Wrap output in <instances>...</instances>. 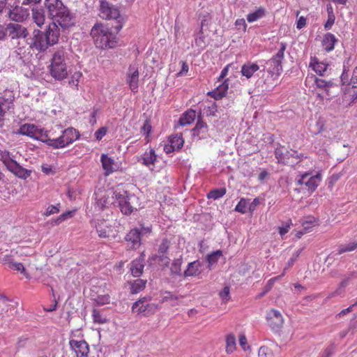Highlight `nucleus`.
<instances>
[{"label": "nucleus", "instance_id": "obj_56", "mask_svg": "<svg viewBox=\"0 0 357 357\" xmlns=\"http://www.w3.org/2000/svg\"><path fill=\"white\" fill-rule=\"evenodd\" d=\"M204 26L203 22H202L201 24V30L199 33V36L195 38V44L197 46L200 47H204L206 46V43L204 41L205 37L204 36L203 31H202V27Z\"/></svg>", "mask_w": 357, "mask_h": 357}, {"label": "nucleus", "instance_id": "obj_47", "mask_svg": "<svg viewBox=\"0 0 357 357\" xmlns=\"http://www.w3.org/2000/svg\"><path fill=\"white\" fill-rule=\"evenodd\" d=\"M226 188H225L213 189L208 192L207 197L214 200L218 199L222 197L226 194Z\"/></svg>", "mask_w": 357, "mask_h": 357}, {"label": "nucleus", "instance_id": "obj_46", "mask_svg": "<svg viewBox=\"0 0 357 357\" xmlns=\"http://www.w3.org/2000/svg\"><path fill=\"white\" fill-rule=\"evenodd\" d=\"M249 201H250L249 199L241 198L234 211L242 214L246 213L248 211Z\"/></svg>", "mask_w": 357, "mask_h": 357}, {"label": "nucleus", "instance_id": "obj_60", "mask_svg": "<svg viewBox=\"0 0 357 357\" xmlns=\"http://www.w3.org/2000/svg\"><path fill=\"white\" fill-rule=\"evenodd\" d=\"M261 200V199L260 198L256 197L252 200V202H250V201H249L248 212L252 213L257 209V207L260 204Z\"/></svg>", "mask_w": 357, "mask_h": 357}, {"label": "nucleus", "instance_id": "obj_61", "mask_svg": "<svg viewBox=\"0 0 357 357\" xmlns=\"http://www.w3.org/2000/svg\"><path fill=\"white\" fill-rule=\"evenodd\" d=\"M107 128L105 126H102L98 130H97L95 133V137L96 139L98 141H100L107 134Z\"/></svg>", "mask_w": 357, "mask_h": 357}, {"label": "nucleus", "instance_id": "obj_35", "mask_svg": "<svg viewBox=\"0 0 357 357\" xmlns=\"http://www.w3.org/2000/svg\"><path fill=\"white\" fill-rule=\"evenodd\" d=\"M31 11L33 22L38 25V26L41 27L44 24L45 20L43 9L36 6L32 8Z\"/></svg>", "mask_w": 357, "mask_h": 357}, {"label": "nucleus", "instance_id": "obj_19", "mask_svg": "<svg viewBox=\"0 0 357 357\" xmlns=\"http://www.w3.org/2000/svg\"><path fill=\"white\" fill-rule=\"evenodd\" d=\"M169 143L164 146V151L169 154L174 151L180 150L184 144L181 133H177L169 137Z\"/></svg>", "mask_w": 357, "mask_h": 357}, {"label": "nucleus", "instance_id": "obj_30", "mask_svg": "<svg viewBox=\"0 0 357 357\" xmlns=\"http://www.w3.org/2000/svg\"><path fill=\"white\" fill-rule=\"evenodd\" d=\"M144 259L142 257L135 259L130 263V270L134 277H139L144 270Z\"/></svg>", "mask_w": 357, "mask_h": 357}, {"label": "nucleus", "instance_id": "obj_42", "mask_svg": "<svg viewBox=\"0 0 357 357\" xmlns=\"http://www.w3.org/2000/svg\"><path fill=\"white\" fill-rule=\"evenodd\" d=\"M146 280H142V279H137V280H135L132 282H131L130 285V291L132 294H137L139 292H140L141 291H142L145 287H146Z\"/></svg>", "mask_w": 357, "mask_h": 357}, {"label": "nucleus", "instance_id": "obj_25", "mask_svg": "<svg viewBox=\"0 0 357 357\" xmlns=\"http://www.w3.org/2000/svg\"><path fill=\"white\" fill-rule=\"evenodd\" d=\"M100 162L106 176L112 174L118 169L117 165L114 158L108 156L107 154L103 153L101 155Z\"/></svg>", "mask_w": 357, "mask_h": 357}, {"label": "nucleus", "instance_id": "obj_12", "mask_svg": "<svg viewBox=\"0 0 357 357\" xmlns=\"http://www.w3.org/2000/svg\"><path fill=\"white\" fill-rule=\"evenodd\" d=\"M229 65L226 66L222 70L218 78L216 83H218L215 90L208 92V95L215 100H220L224 97L228 91L229 83L228 79H224L229 72Z\"/></svg>", "mask_w": 357, "mask_h": 357}, {"label": "nucleus", "instance_id": "obj_9", "mask_svg": "<svg viewBox=\"0 0 357 357\" xmlns=\"http://www.w3.org/2000/svg\"><path fill=\"white\" fill-rule=\"evenodd\" d=\"M14 158V155L7 150L0 151V160L8 171L22 179L29 177L31 171L22 167Z\"/></svg>", "mask_w": 357, "mask_h": 357}, {"label": "nucleus", "instance_id": "obj_4", "mask_svg": "<svg viewBox=\"0 0 357 357\" xmlns=\"http://www.w3.org/2000/svg\"><path fill=\"white\" fill-rule=\"evenodd\" d=\"M49 70L51 76L56 80L61 81L67 77L68 71L64 50H59L53 54Z\"/></svg>", "mask_w": 357, "mask_h": 357}, {"label": "nucleus", "instance_id": "obj_33", "mask_svg": "<svg viewBox=\"0 0 357 357\" xmlns=\"http://www.w3.org/2000/svg\"><path fill=\"white\" fill-rule=\"evenodd\" d=\"M208 132V127L206 123L199 120L195 127L192 130V135L197 139L205 138Z\"/></svg>", "mask_w": 357, "mask_h": 357}, {"label": "nucleus", "instance_id": "obj_20", "mask_svg": "<svg viewBox=\"0 0 357 357\" xmlns=\"http://www.w3.org/2000/svg\"><path fill=\"white\" fill-rule=\"evenodd\" d=\"M15 95L12 91H6L3 96H0V114H6L14 109Z\"/></svg>", "mask_w": 357, "mask_h": 357}, {"label": "nucleus", "instance_id": "obj_54", "mask_svg": "<svg viewBox=\"0 0 357 357\" xmlns=\"http://www.w3.org/2000/svg\"><path fill=\"white\" fill-rule=\"evenodd\" d=\"M152 130V126L150 123L149 120H146L144 122L143 126L142 127V132L146 136V142H149V135Z\"/></svg>", "mask_w": 357, "mask_h": 357}, {"label": "nucleus", "instance_id": "obj_48", "mask_svg": "<svg viewBox=\"0 0 357 357\" xmlns=\"http://www.w3.org/2000/svg\"><path fill=\"white\" fill-rule=\"evenodd\" d=\"M312 69L319 75H323L327 70L328 65L323 63L315 61L314 63H310V65Z\"/></svg>", "mask_w": 357, "mask_h": 357}, {"label": "nucleus", "instance_id": "obj_58", "mask_svg": "<svg viewBox=\"0 0 357 357\" xmlns=\"http://www.w3.org/2000/svg\"><path fill=\"white\" fill-rule=\"evenodd\" d=\"M259 357H273L272 351L267 347H261L258 351Z\"/></svg>", "mask_w": 357, "mask_h": 357}, {"label": "nucleus", "instance_id": "obj_1", "mask_svg": "<svg viewBox=\"0 0 357 357\" xmlns=\"http://www.w3.org/2000/svg\"><path fill=\"white\" fill-rule=\"evenodd\" d=\"M286 48V43H280V49L270 59L259 61L260 66L262 68L259 71L261 73L260 79L266 86V90H269L275 84V81L282 73V63L284 58Z\"/></svg>", "mask_w": 357, "mask_h": 357}, {"label": "nucleus", "instance_id": "obj_38", "mask_svg": "<svg viewBox=\"0 0 357 357\" xmlns=\"http://www.w3.org/2000/svg\"><path fill=\"white\" fill-rule=\"evenodd\" d=\"M96 195V203L95 208L98 211L104 210L109 204V196L104 193L102 195L95 194Z\"/></svg>", "mask_w": 357, "mask_h": 357}, {"label": "nucleus", "instance_id": "obj_41", "mask_svg": "<svg viewBox=\"0 0 357 357\" xmlns=\"http://www.w3.org/2000/svg\"><path fill=\"white\" fill-rule=\"evenodd\" d=\"M75 211H76V209H74V210H71V211H67L63 213L59 216H58L56 218L52 220L51 222V224L52 225H60L65 220L73 218L75 215Z\"/></svg>", "mask_w": 357, "mask_h": 357}, {"label": "nucleus", "instance_id": "obj_31", "mask_svg": "<svg viewBox=\"0 0 357 357\" xmlns=\"http://www.w3.org/2000/svg\"><path fill=\"white\" fill-rule=\"evenodd\" d=\"M38 126L32 123H24L20 127L15 133L17 135H25L33 139L36 134V131L38 130Z\"/></svg>", "mask_w": 357, "mask_h": 357}, {"label": "nucleus", "instance_id": "obj_32", "mask_svg": "<svg viewBox=\"0 0 357 357\" xmlns=\"http://www.w3.org/2000/svg\"><path fill=\"white\" fill-rule=\"evenodd\" d=\"M36 133L33 139L42 142L53 149V140L49 137L47 130L38 126Z\"/></svg>", "mask_w": 357, "mask_h": 357}, {"label": "nucleus", "instance_id": "obj_28", "mask_svg": "<svg viewBox=\"0 0 357 357\" xmlns=\"http://www.w3.org/2000/svg\"><path fill=\"white\" fill-rule=\"evenodd\" d=\"M260 63L248 61L244 63L241 70L243 76L247 79L251 78L253 75L260 69Z\"/></svg>", "mask_w": 357, "mask_h": 357}, {"label": "nucleus", "instance_id": "obj_59", "mask_svg": "<svg viewBox=\"0 0 357 357\" xmlns=\"http://www.w3.org/2000/svg\"><path fill=\"white\" fill-rule=\"evenodd\" d=\"M41 171L46 175H54L56 173L55 169L53 166L47 165V164H43L41 166Z\"/></svg>", "mask_w": 357, "mask_h": 357}, {"label": "nucleus", "instance_id": "obj_24", "mask_svg": "<svg viewBox=\"0 0 357 357\" xmlns=\"http://www.w3.org/2000/svg\"><path fill=\"white\" fill-rule=\"evenodd\" d=\"M17 305V302L9 300L3 295H0V316L4 314H13Z\"/></svg>", "mask_w": 357, "mask_h": 357}, {"label": "nucleus", "instance_id": "obj_17", "mask_svg": "<svg viewBox=\"0 0 357 357\" xmlns=\"http://www.w3.org/2000/svg\"><path fill=\"white\" fill-rule=\"evenodd\" d=\"M91 224L100 238H108L112 231V226L104 220H93Z\"/></svg>", "mask_w": 357, "mask_h": 357}, {"label": "nucleus", "instance_id": "obj_39", "mask_svg": "<svg viewBox=\"0 0 357 357\" xmlns=\"http://www.w3.org/2000/svg\"><path fill=\"white\" fill-rule=\"evenodd\" d=\"M266 10L263 7H259L255 11L247 15V20L249 23L255 22L265 16Z\"/></svg>", "mask_w": 357, "mask_h": 357}, {"label": "nucleus", "instance_id": "obj_3", "mask_svg": "<svg viewBox=\"0 0 357 357\" xmlns=\"http://www.w3.org/2000/svg\"><path fill=\"white\" fill-rule=\"evenodd\" d=\"M94 44L99 49L114 48L117 45L116 36L111 28L102 22H96L90 33Z\"/></svg>", "mask_w": 357, "mask_h": 357}, {"label": "nucleus", "instance_id": "obj_53", "mask_svg": "<svg viewBox=\"0 0 357 357\" xmlns=\"http://www.w3.org/2000/svg\"><path fill=\"white\" fill-rule=\"evenodd\" d=\"M61 204L59 203L56 205H50L46 208L44 215L50 216L53 214L58 213L60 211Z\"/></svg>", "mask_w": 357, "mask_h": 357}, {"label": "nucleus", "instance_id": "obj_14", "mask_svg": "<svg viewBox=\"0 0 357 357\" xmlns=\"http://www.w3.org/2000/svg\"><path fill=\"white\" fill-rule=\"evenodd\" d=\"M139 68L136 64H130L126 73V83L134 93L138 92L139 88Z\"/></svg>", "mask_w": 357, "mask_h": 357}, {"label": "nucleus", "instance_id": "obj_37", "mask_svg": "<svg viewBox=\"0 0 357 357\" xmlns=\"http://www.w3.org/2000/svg\"><path fill=\"white\" fill-rule=\"evenodd\" d=\"M196 118V112L193 109H189L182 114L179 118L178 124L181 126L191 124Z\"/></svg>", "mask_w": 357, "mask_h": 357}, {"label": "nucleus", "instance_id": "obj_52", "mask_svg": "<svg viewBox=\"0 0 357 357\" xmlns=\"http://www.w3.org/2000/svg\"><path fill=\"white\" fill-rule=\"evenodd\" d=\"M94 302L98 305H104L110 303V296L109 294L98 295L94 298Z\"/></svg>", "mask_w": 357, "mask_h": 357}, {"label": "nucleus", "instance_id": "obj_45", "mask_svg": "<svg viewBox=\"0 0 357 357\" xmlns=\"http://www.w3.org/2000/svg\"><path fill=\"white\" fill-rule=\"evenodd\" d=\"M222 255L221 250L213 251V252L208 254L206 257V261L208 262V268L211 269V267L216 264L218 261L219 257Z\"/></svg>", "mask_w": 357, "mask_h": 357}, {"label": "nucleus", "instance_id": "obj_15", "mask_svg": "<svg viewBox=\"0 0 357 357\" xmlns=\"http://www.w3.org/2000/svg\"><path fill=\"white\" fill-rule=\"evenodd\" d=\"M266 321L269 327L275 332H278L284 324V319L281 312L275 309H271L267 312Z\"/></svg>", "mask_w": 357, "mask_h": 357}, {"label": "nucleus", "instance_id": "obj_23", "mask_svg": "<svg viewBox=\"0 0 357 357\" xmlns=\"http://www.w3.org/2000/svg\"><path fill=\"white\" fill-rule=\"evenodd\" d=\"M60 26L58 23L52 22L49 24L45 36L50 45H53L58 43L60 36Z\"/></svg>", "mask_w": 357, "mask_h": 357}, {"label": "nucleus", "instance_id": "obj_62", "mask_svg": "<svg viewBox=\"0 0 357 357\" xmlns=\"http://www.w3.org/2000/svg\"><path fill=\"white\" fill-rule=\"evenodd\" d=\"M229 294H230V289H229V287L227 286L223 288V289L219 294L220 297L225 302H227L229 300V298H230Z\"/></svg>", "mask_w": 357, "mask_h": 357}, {"label": "nucleus", "instance_id": "obj_5", "mask_svg": "<svg viewBox=\"0 0 357 357\" xmlns=\"http://www.w3.org/2000/svg\"><path fill=\"white\" fill-rule=\"evenodd\" d=\"M99 16L106 20H114L118 24L115 26V29L119 31L124 24V18L121 15L118 6L113 5L106 0L99 1Z\"/></svg>", "mask_w": 357, "mask_h": 357}, {"label": "nucleus", "instance_id": "obj_6", "mask_svg": "<svg viewBox=\"0 0 357 357\" xmlns=\"http://www.w3.org/2000/svg\"><path fill=\"white\" fill-rule=\"evenodd\" d=\"M113 198L118 202L121 211L125 215H130L137 208L135 204L137 202V197L121 188H116L113 192Z\"/></svg>", "mask_w": 357, "mask_h": 357}, {"label": "nucleus", "instance_id": "obj_64", "mask_svg": "<svg viewBox=\"0 0 357 357\" xmlns=\"http://www.w3.org/2000/svg\"><path fill=\"white\" fill-rule=\"evenodd\" d=\"M347 85L352 86L353 88L357 87V66L354 69L350 82Z\"/></svg>", "mask_w": 357, "mask_h": 357}, {"label": "nucleus", "instance_id": "obj_10", "mask_svg": "<svg viewBox=\"0 0 357 357\" xmlns=\"http://www.w3.org/2000/svg\"><path fill=\"white\" fill-rule=\"evenodd\" d=\"M80 137L79 132L73 127H69L61 131L60 136L53 138V149H64L78 140Z\"/></svg>", "mask_w": 357, "mask_h": 357}, {"label": "nucleus", "instance_id": "obj_34", "mask_svg": "<svg viewBox=\"0 0 357 357\" xmlns=\"http://www.w3.org/2000/svg\"><path fill=\"white\" fill-rule=\"evenodd\" d=\"M322 177L320 172H318L316 175L311 176L310 178H306L305 186L310 192H314L319 185L321 181Z\"/></svg>", "mask_w": 357, "mask_h": 357}, {"label": "nucleus", "instance_id": "obj_26", "mask_svg": "<svg viewBox=\"0 0 357 357\" xmlns=\"http://www.w3.org/2000/svg\"><path fill=\"white\" fill-rule=\"evenodd\" d=\"M141 238L139 228L131 229L126 236V240L131 249H137L140 246Z\"/></svg>", "mask_w": 357, "mask_h": 357}, {"label": "nucleus", "instance_id": "obj_16", "mask_svg": "<svg viewBox=\"0 0 357 357\" xmlns=\"http://www.w3.org/2000/svg\"><path fill=\"white\" fill-rule=\"evenodd\" d=\"M5 31L12 39L25 38L28 36L26 28L17 23L8 24Z\"/></svg>", "mask_w": 357, "mask_h": 357}, {"label": "nucleus", "instance_id": "obj_57", "mask_svg": "<svg viewBox=\"0 0 357 357\" xmlns=\"http://www.w3.org/2000/svg\"><path fill=\"white\" fill-rule=\"evenodd\" d=\"M170 242L167 239H162L161 243L159 245L158 252L160 255L165 254L169 248Z\"/></svg>", "mask_w": 357, "mask_h": 357}, {"label": "nucleus", "instance_id": "obj_22", "mask_svg": "<svg viewBox=\"0 0 357 357\" xmlns=\"http://www.w3.org/2000/svg\"><path fill=\"white\" fill-rule=\"evenodd\" d=\"M158 160V156L153 149L150 148L146 150L143 154H142L137 158V161L142 163L146 167L150 168L151 166H154L155 163Z\"/></svg>", "mask_w": 357, "mask_h": 357}, {"label": "nucleus", "instance_id": "obj_51", "mask_svg": "<svg viewBox=\"0 0 357 357\" xmlns=\"http://www.w3.org/2000/svg\"><path fill=\"white\" fill-rule=\"evenodd\" d=\"M82 74L80 72H75L70 77V79L68 82V84L75 89H77L79 79L81 78Z\"/></svg>", "mask_w": 357, "mask_h": 357}, {"label": "nucleus", "instance_id": "obj_8", "mask_svg": "<svg viewBox=\"0 0 357 357\" xmlns=\"http://www.w3.org/2000/svg\"><path fill=\"white\" fill-rule=\"evenodd\" d=\"M277 162L283 165L295 166L305 158L303 154L296 150H288L284 146L279 145L274 151Z\"/></svg>", "mask_w": 357, "mask_h": 357}, {"label": "nucleus", "instance_id": "obj_11", "mask_svg": "<svg viewBox=\"0 0 357 357\" xmlns=\"http://www.w3.org/2000/svg\"><path fill=\"white\" fill-rule=\"evenodd\" d=\"M150 296L140 298L132 305V311L137 315L149 317L158 310V305L151 303Z\"/></svg>", "mask_w": 357, "mask_h": 357}, {"label": "nucleus", "instance_id": "obj_36", "mask_svg": "<svg viewBox=\"0 0 357 357\" xmlns=\"http://www.w3.org/2000/svg\"><path fill=\"white\" fill-rule=\"evenodd\" d=\"M343 98L349 105L357 101V87L353 88L352 86L347 85Z\"/></svg>", "mask_w": 357, "mask_h": 357}, {"label": "nucleus", "instance_id": "obj_50", "mask_svg": "<svg viewBox=\"0 0 357 357\" xmlns=\"http://www.w3.org/2000/svg\"><path fill=\"white\" fill-rule=\"evenodd\" d=\"M92 317L93 322L96 324H102L107 321V319L101 314L100 312L95 309L92 312Z\"/></svg>", "mask_w": 357, "mask_h": 357}, {"label": "nucleus", "instance_id": "obj_63", "mask_svg": "<svg viewBox=\"0 0 357 357\" xmlns=\"http://www.w3.org/2000/svg\"><path fill=\"white\" fill-rule=\"evenodd\" d=\"M335 21V15H328V19L326 23L324 24V29L326 30H330L333 25L334 24Z\"/></svg>", "mask_w": 357, "mask_h": 357}, {"label": "nucleus", "instance_id": "obj_27", "mask_svg": "<svg viewBox=\"0 0 357 357\" xmlns=\"http://www.w3.org/2000/svg\"><path fill=\"white\" fill-rule=\"evenodd\" d=\"M202 263L199 260L188 264L187 268L183 273V278L196 277L202 273Z\"/></svg>", "mask_w": 357, "mask_h": 357}, {"label": "nucleus", "instance_id": "obj_44", "mask_svg": "<svg viewBox=\"0 0 357 357\" xmlns=\"http://www.w3.org/2000/svg\"><path fill=\"white\" fill-rule=\"evenodd\" d=\"M236 348V340L234 335L229 334L226 337V351L232 353Z\"/></svg>", "mask_w": 357, "mask_h": 357}, {"label": "nucleus", "instance_id": "obj_13", "mask_svg": "<svg viewBox=\"0 0 357 357\" xmlns=\"http://www.w3.org/2000/svg\"><path fill=\"white\" fill-rule=\"evenodd\" d=\"M29 47L39 52L45 51L50 45L43 31L35 29L33 32V36L30 38Z\"/></svg>", "mask_w": 357, "mask_h": 357}, {"label": "nucleus", "instance_id": "obj_55", "mask_svg": "<svg viewBox=\"0 0 357 357\" xmlns=\"http://www.w3.org/2000/svg\"><path fill=\"white\" fill-rule=\"evenodd\" d=\"M303 248L298 249L297 250H295L291 256V257L288 260L287 263V266L284 268V270L287 268L292 266L294 264V262L297 260L300 255L301 254L303 251Z\"/></svg>", "mask_w": 357, "mask_h": 357}, {"label": "nucleus", "instance_id": "obj_29", "mask_svg": "<svg viewBox=\"0 0 357 357\" xmlns=\"http://www.w3.org/2000/svg\"><path fill=\"white\" fill-rule=\"evenodd\" d=\"M338 39L336 36L328 32L324 35L321 45L325 51L330 52L334 50L335 45Z\"/></svg>", "mask_w": 357, "mask_h": 357}, {"label": "nucleus", "instance_id": "obj_18", "mask_svg": "<svg viewBox=\"0 0 357 357\" xmlns=\"http://www.w3.org/2000/svg\"><path fill=\"white\" fill-rule=\"evenodd\" d=\"M69 345L70 349L75 352L77 357H89V347L85 340L72 339L69 341Z\"/></svg>", "mask_w": 357, "mask_h": 357}, {"label": "nucleus", "instance_id": "obj_43", "mask_svg": "<svg viewBox=\"0 0 357 357\" xmlns=\"http://www.w3.org/2000/svg\"><path fill=\"white\" fill-rule=\"evenodd\" d=\"M183 263L182 258H178L173 261L170 267V271L172 275L175 276H183V273L181 272V265Z\"/></svg>", "mask_w": 357, "mask_h": 357}, {"label": "nucleus", "instance_id": "obj_49", "mask_svg": "<svg viewBox=\"0 0 357 357\" xmlns=\"http://www.w3.org/2000/svg\"><path fill=\"white\" fill-rule=\"evenodd\" d=\"M178 296L174 294L171 291H165V296L161 299V303L172 301V305H175L177 304V301L178 300Z\"/></svg>", "mask_w": 357, "mask_h": 357}, {"label": "nucleus", "instance_id": "obj_7", "mask_svg": "<svg viewBox=\"0 0 357 357\" xmlns=\"http://www.w3.org/2000/svg\"><path fill=\"white\" fill-rule=\"evenodd\" d=\"M1 12L5 13L11 20L22 22L29 15L26 9L20 6L18 0H5L0 3Z\"/></svg>", "mask_w": 357, "mask_h": 357}, {"label": "nucleus", "instance_id": "obj_40", "mask_svg": "<svg viewBox=\"0 0 357 357\" xmlns=\"http://www.w3.org/2000/svg\"><path fill=\"white\" fill-rule=\"evenodd\" d=\"M356 248H357V241L349 243L348 244H345V245L342 244L338 246L337 252L335 253V252H333L331 255H340L347 252H351V251L356 250Z\"/></svg>", "mask_w": 357, "mask_h": 357}, {"label": "nucleus", "instance_id": "obj_2", "mask_svg": "<svg viewBox=\"0 0 357 357\" xmlns=\"http://www.w3.org/2000/svg\"><path fill=\"white\" fill-rule=\"evenodd\" d=\"M45 5L52 22L58 23L62 29H68L75 24L74 14L63 3L61 0H45Z\"/></svg>", "mask_w": 357, "mask_h": 357}, {"label": "nucleus", "instance_id": "obj_21", "mask_svg": "<svg viewBox=\"0 0 357 357\" xmlns=\"http://www.w3.org/2000/svg\"><path fill=\"white\" fill-rule=\"evenodd\" d=\"M310 82H313L316 87L324 90L326 95L329 96V90L333 86L332 81H326L321 78H318L314 75H307L305 78V85L307 86Z\"/></svg>", "mask_w": 357, "mask_h": 357}]
</instances>
